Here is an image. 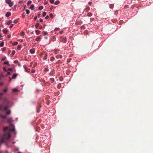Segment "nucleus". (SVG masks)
I'll use <instances>...</instances> for the list:
<instances>
[{"instance_id":"42","label":"nucleus","mask_w":153,"mask_h":153,"mask_svg":"<svg viewBox=\"0 0 153 153\" xmlns=\"http://www.w3.org/2000/svg\"><path fill=\"white\" fill-rule=\"evenodd\" d=\"M35 70H33L32 71V72L33 73H34L35 72Z\"/></svg>"},{"instance_id":"20","label":"nucleus","mask_w":153,"mask_h":153,"mask_svg":"<svg viewBox=\"0 0 153 153\" xmlns=\"http://www.w3.org/2000/svg\"><path fill=\"white\" fill-rule=\"evenodd\" d=\"M11 22H12V21H9L7 22V24L8 25H9L11 23Z\"/></svg>"},{"instance_id":"11","label":"nucleus","mask_w":153,"mask_h":153,"mask_svg":"<svg viewBox=\"0 0 153 153\" xmlns=\"http://www.w3.org/2000/svg\"><path fill=\"white\" fill-rule=\"evenodd\" d=\"M17 75L16 74H13V76H12V78L13 79H15L16 78V76H17Z\"/></svg>"},{"instance_id":"17","label":"nucleus","mask_w":153,"mask_h":153,"mask_svg":"<svg viewBox=\"0 0 153 153\" xmlns=\"http://www.w3.org/2000/svg\"><path fill=\"white\" fill-rule=\"evenodd\" d=\"M31 1L29 0L27 1V4L28 5H29L31 3Z\"/></svg>"},{"instance_id":"39","label":"nucleus","mask_w":153,"mask_h":153,"mask_svg":"<svg viewBox=\"0 0 153 153\" xmlns=\"http://www.w3.org/2000/svg\"><path fill=\"white\" fill-rule=\"evenodd\" d=\"M39 21L41 22H42L43 21V20L42 19H41L39 20Z\"/></svg>"},{"instance_id":"24","label":"nucleus","mask_w":153,"mask_h":153,"mask_svg":"<svg viewBox=\"0 0 153 153\" xmlns=\"http://www.w3.org/2000/svg\"><path fill=\"white\" fill-rule=\"evenodd\" d=\"M46 13L45 12H44L43 13V14H42V16L43 17L45 16V15H46Z\"/></svg>"},{"instance_id":"28","label":"nucleus","mask_w":153,"mask_h":153,"mask_svg":"<svg viewBox=\"0 0 153 153\" xmlns=\"http://www.w3.org/2000/svg\"><path fill=\"white\" fill-rule=\"evenodd\" d=\"M18 44V43L17 42H15L13 43V45H17Z\"/></svg>"},{"instance_id":"53","label":"nucleus","mask_w":153,"mask_h":153,"mask_svg":"<svg viewBox=\"0 0 153 153\" xmlns=\"http://www.w3.org/2000/svg\"><path fill=\"white\" fill-rule=\"evenodd\" d=\"M18 153H21V152H18Z\"/></svg>"},{"instance_id":"31","label":"nucleus","mask_w":153,"mask_h":153,"mask_svg":"<svg viewBox=\"0 0 153 153\" xmlns=\"http://www.w3.org/2000/svg\"><path fill=\"white\" fill-rule=\"evenodd\" d=\"M44 34L45 35H48V33L47 32H44Z\"/></svg>"},{"instance_id":"14","label":"nucleus","mask_w":153,"mask_h":153,"mask_svg":"<svg viewBox=\"0 0 153 153\" xmlns=\"http://www.w3.org/2000/svg\"><path fill=\"white\" fill-rule=\"evenodd\" d=\"M59 3V1L58 0H57V1H55V3H54V4L56 5H57Z\"/></svg>"},{"instance_id":"29","label":"nucleus","mask_w":153,"mask_h":153,"mask_svg":"<svg viewBox=\"0 0 153 153\" xmlns=\"http://www.w3.org/2000/svg\"><path fill=\"white\" fill-rule=\"evenodd\" d=\"M6 59V56H4L1 59L2 61H4Z\"/></svg>"},{"instance_id":"32","label":"nucleus","mask_w":153,"mask_h":153,"mask_svg":"<svg viewBox=\"0 0 153 153\" xmlns=\"http://www.w3.org/2000/svg\"><path fill=\"white\" fill-rule=\"evenodd\" d=\"M23 2V1L22 0V1H19V4H21Z\"/></svg>"},{"instance_id":"12","label":"nucleus","mask_w":153,"mask_h":153,"mask_svg":"<svg viewBox=\"0 0 153 153\" xmlns=\"http://www.w3.org/2000/svg\"><path fill=\"white\" fill-rule=\"evenodd\" d=\"M25 34V32L23 31H22L20 33V35L23 36Z\"/></svg>"},{"instance_id":"40","label":"nucleus","mask_w":153,"mask_h":153,"mask_svg":"<svg viewBox=\"0 0 153 153\" xmlns=\"http://www.w3.org/2000/svg\"><path fill=\"white\" fill-rule=\"evenodd\" d=\"M37 19V17L36 16L34 18V20H36Z\"/></svg>"},{"instance_id":"13","label":"nucleus","mask_w":153,"mask_h":153,"mask_svg":"<svg viewBox=\"0 0 153 153\" xmlns=\"http://www.w3.org/2000/svg\"><path fill=\"white\" fill-rule=\"evenodd\" d=\"M22 47V46L21 45H19L17 48V50H20L21 49Z\"/></svg>"},{"instance_id":"51","label":"nucleus","mask_w":153,"mask_h":153,"mask_svg":"<svg viewBox=\"0 0 153 153\" xmlns=\"http://www.w3.org/2000/svg\"><path fill=\"white\" fill-rule=\"evenodd\" d=\"M1 37V36L0 35V38Z\"/></svg>"},{"instance_id":"15","label":"nucleus","mask_w":153,"mask_h":153,"mask_svg":"<svg viewBox=\"0 0 153 153\" xmlns=\"http://www.w3.org/2000/svg\"><path fill=\"white\" fill-rule=\"evenodd\" d=\"M43 8V6H40L39 7V10H42Z\"/></svg>"},{"instance_id":"22","label":"nucleus","mask_w":153,"mask_h":153,"mask_svg":"<svg viewBox=\"0 0 153 153\" xmlns=\"http://www.w3.org/2000/svg\"><path fill=\"white\" fill-rule=\"evenodd\" d=\"M26 12L27 14H28L30 13V11L28 10H26Z\"/></svg>"},{"instance_id":"26","label":"nucleus","mask_w":153,"mask_h":153,"mask_svg":"<svg viewBox=\"0 0 153 153\" xmlns=\"http://www.w3.org/2000/svg\"><path fill=\"white\" fill-rule=\"evenodd\" d=\"M54 0H50V2L51 4H53L54 2Z\"/></svg>"},{"instance_id":"35","label":"nucleus","mask_w":153,"mask_h":153,"mask_svg":"<svg viewBox=\"0 0 153 153\" xmlns=\"http://www.w3.org/2000/svg\"><path fill=\"white\" fill-rule=\"evenodd\" d=\"M54 59V58L53 57H51V61H53Z\"/></svg>"},{"instance_id":"36","label":"nucleus","mask_w":153,"mask_h":153,"mask_svg":"<svg viewBox=\"0 0 153 153\" xmlns=\"http://www.w3.org/2000/svg\"><path fill=\"white\" fill-rule=\"evenodd\" d=\"M49 18V17L48 16H47L45 18L46 19H47Z\"/></svg>"},{"instance_id":"46","label":"nucleus","mask_w":153,"mask_h":153,"mask_svg":"<svg viewBox=\"0 0 153 153\" xmlns=\"http://www.w3.org/2000/svg\"><path fill=\"white\" fill-rule=\"evenodd\" d=\"M52 8H50V10H52Z\"/></svg>"},{"instance_id":"41","label":"nucleus","mask_w":153,"mask_h":153,"mask_svg":"<svg viewBox=\"0 0 153 153\" xmlns=\"http://www.w3.org/2000/svg\"><path fill=\"white\" fill-rule=\"evenodd\" d=\"M51 81L52 82H53L54 80L53 79H51Z\"/></svg>"},{"instance_id":"3","label":"nucleus","mask_w":153,"mask_h":153,"mask_svg":"<svg viewBox=\"0 0 153 153\" xmlns=\"http://www.w3.org/2000/svg\"><path fill=\"white\" fill-rule=\"evenodd\" d=\"M5 2L9 4L10 7H12L13 4V2L11 1V0H6Z\"/></svg>"},{"instance_id":"49","label":"nucleus","mask_w":153,"mask_h":153,"mask_svg":"<svg viewBox=\"0 0 153 153\" xmlns=\"http://www.w3.org/2000/svg\"><path fill=\"white\" fill-rule=\"evenodd\" d=\"M47 3H45V4H46Z\"/></svg>"},{"instance_id":"7","label":"nucleus","mask_w":153,"mask_h":153,"mask_svg":"<svg viewBox=\"0 0 153 153\" xmlns=\"http://www.w3.org/2000/svg\"><path fill=\"white\" fill-rule=\"evenodd\" d=\"M11 14L9 12H8L6 13V17H8L10 16Z\"/></svg>"},{"instance_id":"52","label":"nucleus","mask_w":153,"mask_h":153,"mask_svg":"<svg viewBox=\"0 0 153 153\" xmlns=\"http://www.w3.org/2000/svg\"><path fill=\"white\" fill-rule=\"evenodd\" d=\"M24 16H23V17H24Z\"/></svg>"},{"instance_id":"23","label":"nucleus","mask_w":153,"mask_h":153,"mask_svg":"<svg viewBox=\"0 0 153 153\" xmlns=\"http://www.w3.org/2000/svg\"><path fill=\"white\" fill-rule=\"evenodd\" d=\"M49 16L52 19L53 18V15L51 13L49 14Z\"/></svg>"},{"instance_id":"21","label":"nucleus","mask_w":153,"mask_h":153,"mask_svg":"<svg viewBox=\"0 0 153 153\" xmlns=\"http://www.w3.org/2000/svg\"><path fill=\"white\" fill-rule=\"evenodd\" d=\"M12 120V118H10L9 119H8L7 120V121L8 122H10Z\"/></svg>"},{"instance_id":"50","label":"nucleus","mask_w":153,"mask_h":153,"mask_svg":"<svg viewBox=\"0 0 153 153\" xmlns=\"http://www.w3.org/2000/svg\"><path fill=\"white\" fill-rule=\"evenodd\" d=\"M3 122H5V121H4V120H3Z\"/></svg>"},{"instance_id":"44","label":"nucleus","mask_w":153,"mask_h":153,"mask_svg":"<svg viewBox=\"0 0 153 153\" xmlns=\"http://www.w3.org/2000/svg\"><path fill=\"white\" fill-rule=\"evenodd\" d=\"M40 14H39L38 15V16L39 17L40 16Z\"/></svg>"},{"instance_id":"43","label":"nucleus","mask_w":153,"mask_h":153,"mask_svg":"<svg viewBox=\"0 0 153 153\" xmlns=\"http://www.w3.org/2000/svg\"><path fill=\"white\" fill-rule=\"evenodd\" d=\"M47 58V56H46L45 58H44V59H46Z\"/></svg>"},{"instance_id":"30","label":"nucleus","mask_w":153,"mask_h":153,"mask_svg":"<svg viewBox=\"0 0 153 153\" xmlns=\"http://www.w3.org/2000/svg\"><path fill=\"white\" fill-rule=\"evenodd\" d=\"M17 20H16V19H15V20L14 21H13V22L15 23V24H16L17 22Z\"/></svg>"},{"instance_id":"5","label":"nucleus","mask_w":153,"mask_h":153,"mask_svg":"<svg viewBox=\"0 0 153 153\" xmlns=\"http://www.w3.org/2000/svg\"><path fill=\"white\" fill-rule=\"evenodd\" d=\"M12 71V69L11 68H9L7 71V74H8V75H10V71Z\"/></svg>"},{"instance_id":"37","label":"nucleus","mask_w":153,"mask_h":153,"mask_svg":"<svg viewBox=\"0 0 153 153\" xmlns=\"http://www.w3.org/2000/svg\"><path fill=\"white\" fill-rule=\"evenodd\" d=\"M13 24H11V25H10V28H12V27H13Z\"/></svg>"},{"instance_id":"8","label":"nucleus","mask_w":153,"mask_h":153,"mask_svg":"<svg viewBox=\"0 0 153 153\" xmlns=\"http://www.w3.org/2000/svg\"><path fill=\"white\" fill-rule=\"evenodd\" d=\"M34 5H33V4H32L31 5L30 7V8L31 9V10H33L34 9Z\"/></svg>"},{"instance_id":"34","label":"nucleus","mask_w":153,"mask_h":153,"mask_svg":"<svg viewBox=\"0 0 153 153\" xmlns=\"http://www.w3.org/2000/svg\"><path fill=\"white\" fill-rule=\"evenodd\" d=\"M3 69L5 71H7L6 69V68H5V67H3Z\"/></svg>"},{"instance_id":"19","label":"nucleus","mask_w":153,"mask_h":153,"mask_svg":"<svg viewBox=\"0 0 153 153\" xmlns=\"http://www.w3.org/2000/svg\"><path fill=\"white\" fill-rule=\"evenodd\" d=\"M4 42H2L0 44V46L1 47H2L4 46Z\"/></svg>"},{"instance_id":"33","label":"nucleus","mask_w":153,"mask_h":153,"mask_svg":"<svg viewBox=\"0 0 153 153\" xmlns=\"http://www.w3.org/2000/svg\"><path fill=\"white\" fill-rule=\"evenodd\" d=\"M4 64H8V61L5 62H4Z\"/></svg>"},{"instance_id":"25","label":"nucleus","mask_w":153,"mask_h":153,"mask_svg":"<svg viewBox=\"0 0 153 153\" xmlns=\"http://www.w3.org/2000/svg\"><path fill=\"white\" fill-rule=\"evenodd\" d=\"M15 53V51H12V55H14Z\"/></svg>"},{"instance_id":"10","label":"nucleus","mask_w":153,"mask_h":153,"mask_svg":"<svg viewBox=\"0 0 153 153\" xmlns=\"http://www.w3.org/2000/svg\"><path fill=\"white\" fill-rule=\"evenodd\" d=\"M12 90L13 92H17L18 91V90L16 88L13 89H12Z\"/></svg>"},{"instance_id":"1","label":"nucleus","mask_w":153,"mask_h":153,"mask_svg":"<svg viewBox=\"0 0 153 153\" xmlns=\"http://www.w3.org/2000/svg\"><path fill=\"white\" fill-rule=\"evenodd\" d=\"M4 130L6 134L4 135V137L6 139H9L10 137L9 132L13 131L14 127L13 125H11L9 127H6L4 128Z\"/></svg>"},{"instance_id":"27","label":"nucleus","mask_w":153,"mask_h":153,"mask_svg":"<svg viewBox=\"0 0 153 153\" xmlns=\"http://www.w3.org/2000/svg\"><path fill=\"white\" fill-rule=\"evenodd\" d=\"M39 23H37L35 25V27L36 28H37V27H38L39 26Z\"/></svg>"},{"instance_id":"45","label":"nucleus","mask_w":153,"mask_h":153,"mask_svg":"<svg viewBox=\"0 0 153 153\" xmlns=\"http://www.w3.org/2000/svg\"><path fill=\"white\" fill-rule=\"evenodd\" d=\"M9 78L10 80H10H11V78H10V77H9Z\"/></svg>"},{"instance_id":"16","label":"nucleus","mask_w":153,"mask_h":153,"mask_svg":"<svg viewBox=\"0 0 153 153\" xmlns=\"http://www.w3.org/2000/svg\"><path fill=\"white\" fill-rule=\"evenodd\" d=\"M40 31L39 30H36V33L37 34H39L40 33Z\"/></svg>"},{"instance_id":"2","label":"nucleus","mask_w":153,"mask_h":153,"mask_svg":"<svg viewBox=\"0 0 153 153\" xmlns=\"http://www.w3.org/2000/svg\"><path fill=\"white\" fill-rule=\"evenodd\" d=\"M7 106L4 107L3 105H0V110L5 111L7 115H8L11 113V111L10 110H6L7 108Z\"/></svg>"},{"instance_id":"6","label":"nucleus","mask_w":153,"mask_h":153,"mask_svg":"<svg viewBox=\"0 0 153 153\" xmlns=\"http://www.w3.org/2000/svg\"><path fill=\"white\" fill-rule=\"evenodd\" d=\"M30 52L31 54H33L35 53V49H31Z\"/></svg>"},{"instance_id":"47","label":"nucleus","mask_w":153,"mask_h":153,"mask_svg":"<svg viewBox=\"0 0 153 153\" xmlns=\"http://www.w3.org/2000/svg\"><path fill=\"white\" fill-rule=\"evenodd\" d=\"M88 16H90V15H89V13H88Z\"/></svg>"},{"instance_id":"18","label":"nucleus","mask_w":153,"mask_h":153,"mask_svg":"<svg viewBox=\"0 0 153 153\" xmlns=\"http://www.w3.org/2000/svg\"><path fill=\"white\" fill-rule=\"evenodd\" d=\"M40 37L38 36L37 37L36 39V40L37 41H38L40 40Z\"/></svg>"},{"instance_id":"38","label":"nucleus","mask_w":153,"mask_h":153,"mask_svg":"<svg viewBox=\"0 0 153 153\" xmlns=\"http://www.w3.org/2000/svg\"><path fill=\"white\" fill-rule=\"evenodd\" d=\"M42 28H43V27H42V26H40V27H39V28L40 29H42Z\"/></svg>"},{"instance_id":"4","label":"nucleus","mask_w":153,"mask_h":153,"mask_svg":"<svg viewBox=\"0 0 153 153\" xmlns=\"http://www.w3.org/2000/svg\"><path fill=\"white\" fill-rule=\"evenodd\" d=\"M0 117L4 120H6L7 119V116L6 115H3V114H0Z\"/></svg>"},{"instance_id":"48","label":"nucleus","mask_w":153,"mask_h":153,"mask_svg":"<svg viewBox=\"0 0 153 153\" xmlns=\"http://www.w3.org/2000/svg\"><path fill=\"white\" fill-rule=\"evenodd\" d=\"M24 9H25V6L24 7Z\"/></svg>"},{"instance_id":"9","label":"nucleus","mask_w":153,"mask_h":153,"mask_svg":"<svg viewBox=\"0 0 153 153\" xmlns=\"http://www.w3.org/2000/svg\"><path fill=\"white\" fill-rule=\"evenodd\" d=\"M3 33L4 34H6L7 33V30L6 29H4L3 30Z\"/></svg>"}]
</instances>
